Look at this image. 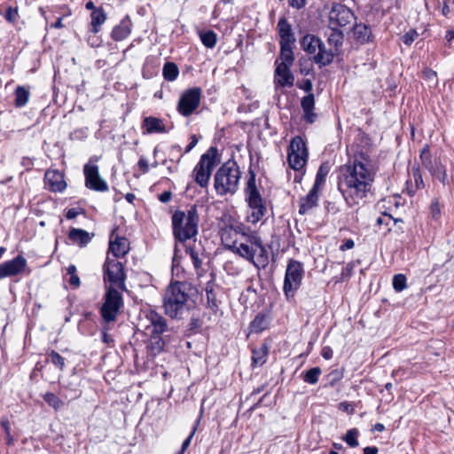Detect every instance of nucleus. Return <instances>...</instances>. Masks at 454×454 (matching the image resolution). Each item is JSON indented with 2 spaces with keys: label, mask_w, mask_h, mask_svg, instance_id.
<instances>
[{
  "label": "nucleus",
  "mask_w": 454,
  "mask_h": 454,
  "mask_svg": "<svg viewBox=\"0 0 454 454\" xmlns=\"http://www.w3.org/2000/svg\"><path fill=\"white\" fill-rule=\"evenodd\" d=\"M375 171L364 153L340 168L338 189L348 206L358 205L371 192Z\"/></svg>",
  "instance_id": "1"
},
{
  "label": "nucleus",
  "mask_w": 454,
  "mask_h": 454,
  "mask_svg": "<svg viewBox=\"0 0 454 454\" xmlns=\"http://www.w3.org/2000/svg\"><path fill=\"white\" fill-rule=\"evenodd\" d=\"M187 284L176 281L170 284L164 294L163 307L165 313L171 318H181L195 305L189 294Z\"/></svg>",
  "instance_id": "2"
},
{
  "label": "nucleus",
  "mask_w": 454,
  "mask_h": 454,
  "mask_svg": "<svg viewBox=\"0 0 454 454\" xmlns=\"http://www.w3.org/2000/svg\"><path fill=\"white\" fill-rule=\"evenodd\" d=\"M233 253L251 262L256 269H265L269 264V253L262 239L254 231L242 232Z\"/></svg>",
  "instance_id": "3"
},
{
  "label": "nucleus",
  "mask_w": 454,
  "mask_h": 454,
  "mask_svg": "<svg viewBox=\"0 0 454 454\" xmlns=\"http://www.w3.org/2000/svg\"><path fill=\"white\" fill-rule=\"evenodd\" d=\"M199 214L196 206L186 212L177 210L172 215L173 235L176 242L184 243L198 234Z\"/></svg>",
  "instance_id": "4"
},
{
  "label": "nucleus",
  "mask_w": 454,
  "mask_h": 454,
  "mask_svg": "<svg viewBox=\"0 0 454 454\" xmlns=\"http://www.w3.org/2000/svg\"><path fill=\"white\" fill-rule=\"evenodd\" d=\"M241 171L234 160L224 162L215 172L214 188L220 196L233 195L239 189Z\"/></svg>",
  "instance_id": "5"
},
{
  "label": "nucleus",
  "mask_w": 454,
  "mask_h": 454,
  "mask_svg": "<svg viewBox=\"0 0 454 454\" xmlns=\"http://www.w3.org/2000/svg\"><path fill=\"white\" fill-rule=\"evenodd\" d=\"M255 174L249 171V177L245 188L246 200L248 203L250 213L247 215V221L251 223H258L265 215L266 206L262 196L256 187Z\"/></svg>",
  "instance_id": "6"
},
{
  "label": "nucleus",
  "mask_w": 454,
  "mask_h": 454,
  "mask_svg": "<svg viewBox=\"0 0 454 454\" xmlns=\"http://www.w3.org/2000/svg\"><path fill=\"white\" fill-rule=\"evenodd\" d=\"M219 160L218 150L214 146H211L200 156L192 174L194 181L201 188H206L208 185L213 169Z\"/></svg>",
  "instance_id": "7"
},
{
  "label": "nucleus",
  "mask_w": 454,
  "mask_h": 454,
  "mask_svg": "<svg viewBox=\"0 0 454 454\" xmlns=\"http://www.w3.org/2000/svg\"><path fill=\"white\" fill-rule=\"evenodd\" d=\"M103 270L104 281L106 284H109L107 287L126 290V273L124 266L121 262L107 256L103 265Z\"/></svg>",
  "instance_id": "8"
},
{
  "label": "nucleus",
  "mask_w": 454,
  "mask_h": 454,
  "mask_svg": "<svg viewBox=\"0 0 454 454\" xmlns=\"http://www.w3.org/2000/svg\"><path fill=\"white\" fill-rule=\"evenodd\" d=\"M303 275V264L299 261L290 259L287 262L283 286V291L287 298L293 297L300 288Z\"/></svg>",
  "instance_id": "9"
},
{
  "label": "nucleus",
  "mask_w": 454,
  "mask_h": 454,
  "mask_svg": "<svg viewBox=\"0 0 454 454\" xmlns=\"http://www.w3.org/2000/svg\"><path fill=\"white\" fill-rule=\"evenodd\" d=\"M122 306V297L117 289L106 287L105 301L101 307V316L106 323L116 320L117 315Z\"/></svg>",
  "instance_id": "10"
},
{
  "label": "nucleus",
  "mask_w": 454,
  "mask_h": 454,
  "mask_svg": "<svg viewBox=\"0 0 454 454\" xmlns=\"http://www.w3.org/2000/svg\"><path fill=\"white\" fill-rule=\"evenodd\" d=\"M308 160V150L306 144L301 137L292 139L288 148L287 160L290 168L294 170H301Z\"/></svg>",
  "instance_id": "11"
},
{
  "label": "nucleus",
  "mask_w": 454,
  "mask_h": 454,
  "mask_svg": "<svg viewBox=\"0 0 454 454\" xmlns=\"http://www.w3.org/2000/svg\"><path fill=\"white\" fill-rule=\"evenodd\" d=\"M356 20L353 12L340 4H334L328 14V28H344Z\"/></svg>",
  "instance_id": "12"
},
{
  "label": "nucleus",
  "mask_w": 454,
  "mask_h": 454,
  "mask_svg": "<svg viewBox=\"0 0 454 454\" xmlns=\"http://www.w3.org/2000/svg\"><path fill=\"white\" fill-rule=\"evenodd\" d=\"M202 90L199 87L186 90L180 97L177 104L178 113L188 117L199 107L201 99Z\"/></svg>",
  "instance_id": "13"
},
{
  "label": "nucleus",
  "mask_w": 454,
  "mask_h": 454,
  "mask_svg": "<svg viewBox=\"0 0 454 454\" xmlns=\"http://www.w3.org/2000/svg\"><path fill=\"white\" fill-rule=\"evenodd\" d=\"M419 157L422 166L427 168L433 176L444 184L447 177L445 168L437 158H432L429 145H426L423 147Z\"/></svg>",
  "instance_id": "14"
},
{
  "label": "nucleus",
  "mask_w": 454,
  "mask_h": 454,
  "mask_svg": "<svg viewBox=\"0 0 454 454\" xmlns=\"http://www.w3.org/2000/svg\"><path fill=\"white\" fill-rule=\"evenodd\" d=\"M83 173L85 176V186L88 189L101 192L108 191V185L100 176L97 165H84Z\"/></svg>",
  "instance_id": "15"
},
{
  "label": "nucleus",
  "mask_w": 454,
  "mask_h": 454,
  "mask_svg": "<svg viewBox=\"0 0 454 454\" xmlns=\"http://www.w3.org/2000/svg\"><path fill=\"white\" fill-rule=\"evenodd\" d=\"M27 268V260L18 255L0 264V279L22 274Z\"/></svg>",
  "instance_id": "16"
},
{
  "label": "nucleus",
  "mask_w": 454,
  "mask_h": 454,
  "mask_svg": "<svg viewBox=\"0 0 454 454\" xmlns=\"http://www.w3.org/2000/svg\"><path fill=\"white\" fill-rule=\"evenodd\" d=\"M145 320L148 322L145 328L150 332V334L160 335L168 330L167 320L154 310H149L145 313Z\"/></svg>",
  "instance_id": "17"
},
{
  "label": "nucleus",
  "mask_w": 454,
  "mask_h": 454,
  "mask_svg": "<svg viewBox=\"0 0 454 454\" xmlns=\"http://www.w3.org/2000/svg\"><path fill=\"white\" fill-rule=\"evenodd\" d=\"M291 67L285 65H276L274 73V84L277 90L279 87H292L294 85V77L290 71Z\"/></svg>",
  "instance_id": "18"
},
{
  "label": "nucleus",
  "mask_w": 454,
  "mask_h": 454,
  "mask_svg": "<svg viewBox=\"0 0 454 454\" xmlns=\"http://www.w3.org/2000/svg\"><path fill=\"white\" fill-rule=\"evenodd\" d=\"M109 252L113 254L115 259L124 256L129 252L128 239L115 235V231H113L110 236Z\"/></svg>",
  "instance_id": "19"
},
{
  "label": "nucleus",
  "mask_w": 454,
  "mask_h": 454,
  "mask_svg": "<svg viewBox=\"0 0 454 454\" xmlns=\"http://www.w3.org/2000/svg\"><path fill=\"white\" fill-rule=\"evenodd\" d=\"M241 228H232V227H226L223 230H222L221 232V239L224 247L231 250V252L234 251L238 245V241L239 240V236L242 234L240 231Z\"/></svg>",
  "instance_id": "20"
},
{
  "label": "nucleus",
  "mask_w": 454,
  "mask_h": 454,
  "mask_svg": "<svg viewBox=\"0 0 454 454\" xmlns=\"http://www.w3.org/2000/svg\"><path fill=\"white\" fill-rule=\"evenodd\" d=\"M45 183L52 192H62L65 190L67 184L64 176L59 170H48L45 173Z\"/></svg>",
  "instance_id": "21"
},
{
  "label": "nucleus",
  "mask_w": 454,
  "mask_h": 454,
  "mask_svg": "<svg viewBox=\"0 0 454 454\" xmlns=\"http://www.w3.org/2000/svg\"><path fill=\"white\" fill-rule=\"evenodd\" d=\"M318 193V190L311 188L306 196L301 198L299 214L305 215L310 209L317 206V201L319 198Z\"/></svg>",
  "instance_id": "22"
},
{
  "label": "nucleus",
  "mask_w": 454,
  "mask_h": 454,
  "mask_svg": "<svg viewBox=\"0 0 454 454\" xmlns=\"http://www.w3.org/2000/svg\"><path fill=\"white\" fill-rule=\"evenodd\" d=\"M301 106L303 110V120L308 123H313L317 118V114L313 112L315 107L314 95L309 93L303 97L301 101Z\"/></svg>",
  "instance_id": "23"
},
{
  "label": "nucleus",
  "mask_w": 454,
  "mask_h": 454,
  "mask_svg": "<svg viewBox=\"0 0 454 454\" xmlns=\"http://www.w3.org/2000/svg\"><path fill=\"white\" fill-rule=\"evenodd\" d=\"M337 53L333 50H327L325 43L321 41V45L317 51V54L313 56V60L319 67H325L333 61Z\"/></svg>",
  "instance_id": "24"
},
{
  "label": "nucleus",
  "mask_w": 454,
  "mask_h": 454,
  "mask_svg": "<svg viewBox=\"0 0 454 454\" xmlns=\"http://www.w3.org/2000/svg\"><path fill=\"white\" fill-rule=\"evenodd\" d=\"M278 30L280 36V44L294 43L295 42L292 27L285 17L279 19Z\"/></svg>",
  "instance_id": "25"
},
{
  "label": "nucleus",
  "mask_w": 454,
  "mask_h": 454,
  "mask_svg": "<svg viewBox=\"0 0 454 454\" xmlns=\"http://www.w3.org/2000/svg\"><path fill=\"white\" fill-rule=\"evenodd\" d=\"M131 20L126 17L113 28L111 37L117 42L124 40L131 33Z\"/></svg>",
  "instance_id": "26"
},
{
  "label": "nucleus",
  "mask_w": 454,
  "mask_h": 454,
  "mask_svg": "<svg viewBox=\"0 0 454 454\" xmlns=\"http://www.w3.org/2000/svg\"><path fill=\"white\" fill-rule=\"evenodd\" d=\"M92 237L93 233L90 234L87 231L76 228H72L68 233V239L82 247L89 244Z\"/></svg>",
  "instance_id": "27"
},
{
  "label": "nucleus",
  "mask_w": 454,
  "mask_h": 454,
  "mask_svg": "<svg viewBox=\"0 0 454 454\" xmlns=\"http://www.w3.org/2000/svg\"><path fill=\"white\" fill-rule=\"evenodd\" d=\"M328 30L329 32H326L327 43L338 54L340 51L344 41L343 31L339 28H328Z\"/></svg>",
  "instance_id": "28"
},
{
  "label": "nucleus",
  "mask_w": 454,
  "mask_h": 454,
  "mask_svg": "<svg viewBox=\"0 0 454 454\" xmlns=\"http://www.w3.org/2000/svg\"><path fill=\"white\" fill-rule=\"evenodd\" d=\"M215 287L216 285L212 280L208 281L205 287L207 296V307L210 309L214 314H216L219 308V301L217 300Z\"/></svg>",
  "instance_id": "29"
},
{
  "label": "nucleus",
  "mask_w": 454,
  "mask_h": 454,
  "mask_svg": "<svg viewBox=\"0 0 454 454\" xmlns=\"http://www.w3.org/2000/svg\"><path fill=\"white\" fill-rule=\"evenodd\" d=\"M321 41L319 37L307 34L301 38V46L304 51L314 56L321 45Z\"/></svg>",
  "instance_id": "30"
},
{
  "label": "nucleus",
  "mask_w": 454,
  "mask_h": 454,
  "mask_svg": "<svg viewBox=\"0 0 454 454\" xmlns=\"http://www.w3.org/2000/svg\"><path fill=\"white\" fill-rule=\"evenodd\" d=\"M142 128L145 129L147 133L166 132V127L163 123V121L153 116L145 117L144 119Z\"/></svg>",
  "instance_id": "31"
},
{
  "label": "nucleus",
  "mask_w": 454,
  "mask_h": 454,
  "mask_svg": "<svg viewBox=\"0 0 454 454\" xmlns=\"http://www.w3.org/2000/svg\"><path fill=\"white\" fill-rule=\"evenodd\" d=\"M90 32L94 35L98 34L101 26L106 22L107 15L102 7L99 10H94L90 14Z\"/></svg>",
  "instance_id": "32"
},
{
  "label": "nucleus",
  "mask_w": 454,
  "mask_h": 454,
  "mask_svg": "<svg viewBox=\"0 0 454 454\" xmlns=\"http://www.w3.org/2000/svg\"><path fill=\"white\" fill-rule=\"evenodd\" d=\"M280 62L278 59L276 60L275 65H285L286 67H292L294 61V55L292 49V43L280 44Z\"/></svg>",
  "instance_id": "33"
},
{
  "label": "nucleus",
  "mask_w": 454,
  "mask_h": 454,
  "mask_svg": "<svg viewBox=\"0 0 454 454\" xmlns=\"http://www.w3.org/2000/svg\"><path fill=\"white\" fill-rule=\"evenodd\" d=\"M165 346V342L160 335L151 334V337L147 343V352L151 356H156L160 354Z\"/></svg>",
  "instance_id": "34"
},
{
  "label": "nucleus",
  "mask_w": 454,
  "mask_h": 454,
  "mask_svg": "<svg viewBox=\"0 0 454 454\" xmlns=\"http://www.w3.org/2000/svg\"><path fill=\"white\" fill-rule=\"evenodd\" d=\"M354 36L360 43H366L372 40L371 28L364 24H356L354 27Z\"/></svg>",
  "instance_id": "35"
},
{
  "label": "nucleus",
  "mask_w": 454,
  "mask_h": 454,
  "mask_svg": "<svg viewBox=\"0 0 454 454\" xmlns=\"http://www.w3.org/2000/svg\"><path fill=\"white\" fill-rule=\"evenodd\" d=\"M269 353L266 344H262L258 348H254L252 351V364L254 366H262L265 364Z\"/></svg>",
  "instance_id": "36"
},
{
  "label": "nucleus",
  "mask_w": 454,
  "mask_h": 454,
  "mask_svg": "<svg viewBox=\"0 0 454 454\" xmlns=\"http://www.w3.org/2000/svg\"><path fill=\"white\" fill-rule=\"evenodd\" d=\"M329 173V166L326 163H323L317 169L316 179L312 188L320 191L326 180V176Z\"/></svg>",
  "instance_id": "37"
},
{
  "label": "nucleus",
  "mask_w": 454,
  "mask_h": 454,
  "mask_svg": "<svg viewBox=\"0 0 454 454\" xmlns=\"http://www.w3.org/2000/svg\"><path fill=\"white\" fill-rule=\"evenodd\" d=\"M15 100L14 104L17 107H23L26 106L29 100L30 93L29 91L23 86H18L14 92Z\"/></svg>",
  "instance_id": "38"
},
{
  "label": "nucleus",
  "mask_w": 454,
  "mask_h": 454,
  "mask_svg": "<svg viewBox=\"0 0 454 454\" xmlns=\"http://www.w3.org/2000/svg\"><path fill=\"white\" fill-rule=\"evenodd\" d=\"M162 74L165 80L173 82L177 78L179 69L175 63L167 62L163 67Z\"/></svg>",
  "instance_id": "39"
},
{
  "label": "nucleus",
  "mask_w": 454,
  "mask_h": 454,
  "mask_svg": "<svg viewBox=\"0 0 454 454\" xmlns=\"http://www.w3.org/2000/svg\"><path fill=\"white\" fill-rule=\"evenodd\" d=\"M322 371L319 367H313L302 373V380L309 384L315 385L317 383Z\"/></svg>",
  "instance_id": "40"
},
{
  "label": "nucleus",
  "mask_w": 454,
  "mask_h": 454,
  "mask_svg": "<svg viewBox=\"0 0 454 454\" xmlns=\"http://www.w3.org/2000/svg\"><path fill=\"white\" fill-rule=\"evenodd\" d=\"M200 37L202 43L207 48L212 49L216 44L217 36H216V34L212 30H208V31L200 33Z\"/></svg>",
  "instance_id": "41"
},
{
  "label": "nucleus",
  "mask_w": 454,
  "mask_h": 454,
  "mask_svg": "<svg viewBox=\"0 0 454 454\" xmlns=\"http://www.w3.org/2000/svg\"><path fill=\"white\" fill-rule=\"evenodd\" d=\"M43 400L56 411L59 410L64 405V402L51 392H47L45 395H43Z\"/></svg>",
  "instance_id": "42"
},
{
  "label": "nucleus",
  "mask_w": 454,
  "mask_h": 454,
  "mask_svg": "<svg viewBox=\"0 0 454 454\" xmlns=\"http://www.w3.org/2000/svg\"><path fill=\"white\" fill-rule=\"evenodd\" d=\"M358 434V430L356 428H352L348 430V432L346 433L342 439L346 442V443L348 446H350L351 448H356L359 445V442L357 441Z\"/></svg>",
  "instance_id": "43"
},
{
  "label": "nucleus",
  "mask_w": 454,
  "mask_h": 454,
  "mask_svg": "<svg viewBox=\"0 0 454 454\" xmlns=\"http://www.w3.org/2000/svg\"><path fill=\"white\" fill-rule=\"evenodd\" d=\"M76 267L73 264L69 265L67 268V274L70 276L69 279H68V283L74 286V288H77L80 286V278L79 277L77 276L76 274Z\"/></svg>",
  "instance_id": "44"
},
{
  "label": "nucleus",
  "mask_w": 454,
  "mask_h": 454,
  "mask_svg": "<svg viewBox=\"0 0 454 454\" xmlns=\"http://www.w3.org/2000/svg\"><path fill=\"white\" fill-rule=\"evenodd\" d=\"M393 287L396 292H402L407 286L406 277L403 274H396L393 278Z\"/></svg>",
  "instance_id": "45"
},
{
  "label": "nucleus",
  "mask_w": 454,
  "mask_h": 454,
  "mask_svg": "<svg viewBox=\"0 0 454 454\" xmlns=\"http://www.w3.org/2000/svg\"><path fill=\"white\" fill-rule=\"evenodd\" d=\"M50 361L57 367H59L61 371L65 367V359L61 356L58 352L52 350L49 354Z\"/></svg>",
  "instance_id": "46"
},
{
  "label": "nucleus",
  "mask_w": 454,
  "mask_h": 454,
  "mask_svg": "<svg viewBox=\"0 0 454 454\" xmlns=\"http://www.w3.org/2000/svg\"><path fill=\"white\" fill-rule=\"evenodd\" d=\"M266 327V320L263 316H256L251 323V328L253 331L259 333Z\"/></svg>",
  "instance_id": "47"
},
{
  "label": "nucleus",
  "mask_w": 454,
  "mask_h": 454,
  "mask_svg": "<svg viewBox=\"0 0 454 454\" xmlns=\"http://www.w3.org/2000/svg\"><path fill=\"white\" fill-rule=\"evenodd\" d=\"M19 18V9L18 7L8 6L4 14V19L12 24L16 23Z\"/></svg>",
  "instance_id": "48"
},
{
  "label": "nucleus",
  "mask_w": 454,
  "mask_h": 454,
  "mask_svg": "<svg viewBox=\"0 0 454 454\" xmlns=\"http://www.w3.org/2000/svg\"><path fill=\"white\" fill-rule=\"evenodd\" d=\"M186 253L190 255L192 264L196 270H199L201 267V260L199 256V254L192 247H186Z\"/></svg>",
  "instance_id": "49"
},
{
  "label": "nucleus",
  "mask_w": 454,
  "mask_h": 454,
  "mask_svg": "<svg viewBox=\"0 0 454 454\" xmlns=\"http://www.w3.org/2000/svg\"><path fill=\"white\" fill-rule=\"evenodd\" d=\"M418 35H419L415 30L411 29L403 35V42L404 44L410 45L415 41V39L418 37Z\"/></svg>",
  "instance_id": "50"
},
{
  "label": "nucleus",
  "mask_w": 454,
  "mask_h": 454,
  "mask_svg": "<svg viewBox=\"0 0 454 454\" xmlns=\"http://www.w3.org/2000/svg\"><path fill=\"white\" fill-rule=\"evenodd\" d=\"M430 211H431L432 217L434 220H437L441 215V207H440L437 200H434L432 201L431 206H430Z\"/></svg>",
  "instance_id": "51"
},
{
  "label": "nucleus",
  "mask_w": 454,
  "mask_h": 454,
  "mask_svg": "<svg viewBox=\"0 0 454 454\" xmlns=\"http://www.w3.org/2000/svg\"><path fill=\"white\" fill-rule=\"evenodd\" d=\"M423 75L426 80L432 82L434 84H437V74L435 71L426 68L423 71Z\"/></svg>",
  "instance_id": "52"
},
{
  "label": "nucleus",
  "mask_w": 454,
  "mask_h": 454,
  "mask_svg": "<svg viewBox=\"0 0 454 454\" xmlns=\"http://www.w3.org/2000/svg\"><path fill=\"white\" fill-rule=\"evenodd\" d=\"M200 422V420L198 419L197 420V423L196 425L193 427L192 428V431L191 432L190 435L184 441L183 444H182V448H181V450L178 452V453H182L184 454V452L186 450V449L189 447L190 443H191V441H192V438L193 437L196 430H197V425L198 423Z\"/></svg>",
  "instance_id": "53"
},
{
  "label": "nucleus",
  "mask_w": 454,
  "mask_h": 454,
  "mask_svg": "<svg viewBox=\"0 0 454 454\" xmlns=\"http://www.w3.org/2000/svg\"><path fill=\"white\" fill-rule=\"evenodd\" d=\"M413 178L416 189H420L424 187L422 176L419 168H413Z\"/></svg>",
  "instance_id": "54"
},
{
  "label": "nucleus",
  "mask_w": 454,
  "mask_h": 454,
  "mask_svg": "<svg viewBox=\"0 0 454 454\" xmlns=\"http://www.w3.org/2000/svg\"><path fill=\"white\" fill-rule=\"evenodd\" d=\"M297 86L301 90H303L304 91L308 92L309 94L311 93V90L313 88L312 82L309 79H306V80L302 81V82L298 83Z\"/></svg>",
  "instance_id": "55"
},
{
  "label": "nucleus",
  "mask_w": 454,
  "mask_h": 454,
  "mask_svg": "<svg viewBox=\"0 0 454 454\" xmlns=\"http://www.w3.org/2000/svg\"><path fill=\"white\" fill-rule=\"evenodd\" d=\"M307 4V0H289V5L295 9H301Z\"/></svg>",
  "instance_id": "56"
},
{
  "label": "nucleus",
  "mask_w": 454,
  "mask_h": 454,
  "mask_svg": "<svg viewBox=\"0 0 454 454\" xmlns=\"http://www.w3.org/2000/svg\"><path fill=\"white\" fill-rule=\"evenodd\" d=\"M137 165L144 174L149 171L148 162L145 158L141 157L138 160Z\"/></svg>",
  "instance_id": "57"
},
{
  "label": "nucleus",
  "mask_w": 454,
  "mask_h": 454,
  "mask_svg": "<svg viewBox=\"0 0 454 454\" xmlns=\"http://www.w3.org/2000/svg\"><path fill=\"white\" fill-rule=\"evenodd\" d=\"M321 355L325 359L330 360L333 356V351L330 347L326 346L323 348Z\"/></svg>",
  "instance_id": "58"
},
{
  "label": "nucleus",
  "mask_w": 454,
  "mask_h": 454,
  "mask_svg": "<svg viewBox=\"0 0 454 454\" xmlns=\"http://www.w3.org/2000/svg\"><path fill=\"white\" fill-rule=\"evenodd\" d=\"M198 144V138L195 135H192L191 136V142L189 143V145L186 146L185 150H184V153H189L190 151H192L195 146L196 145Z\"/></svg>",
  "instance_id": "59"
},
{
  "label": "nucleus",
  "mask_w": 454,
  "mask_h": 454,
  "mask_svg": "<svg viewBox=\"0 0 454 454\" xmlns=\"http://www.w3.org/2000/svg\"><path fill=\"white\" fill-rule=\"evenodd\" d=\"M355 247V242L353 239H348L345 240V242L340 247V250L345 251L348 249H352Z\"/></svg>",
  "instance_id": "60"
},
{
  "label": "nucleus",
  "mask_w": 454,
  "mask_h": 454,
  "mask_svg": "<svg viewBox=\"0 0 454 454\" xmlns=\"http://www.w3.org/2000/svg\"><path fill=\"white\" fill-rule=\"evenodd\" d=\"M172 197V193L168 191L163 192L159 195V200L162 203H168Z\"/></svg>",
  "instance_id": "61"
},
{
  "label": "nucleus",
  "mask_w": 454,
  "mask_h": 454,
  "mask_svg": "<svg viewBox=\"0 0 454 454\" xmlns=\"http://www.w3.org/2000/svg\"><path fill=\"white\" fill-rule=\"evenodd\" d=\"M78 215V211L75 208H69L66 213L67 219H74Z\"/></svg>",
  "instance_id": "62"
},
{
  "label": "nucleus",
  "mask_w": 454,
  "mask_h": 454,
  "mask_svg": "<svg viewBox=\"0 0 454 454\" xmlns=\"http://www.w3.org/2000/svg\"><path fill=\"white\" fill-rule=\"evenodd\" d=\"M201 327V323L199 318L192 317L191 320V329H200Z\"/></svg>",
  "instance_id": "63"
},
{
  "label": "nucleus",
  "mask_w": 454,
  "mask_h": 454,
  "mask_svg": "<svg viewBox=\"0 0 454 454\" xmlns=\"http://www.w3.org/2000/svg\"><path fill=\"white\" fill-rule=\"evenodd\" d=\"M378 448L375 446H369L364 449V454H378Z\"/></svg>",
  "instance_id": "64"
}]
</instances>
